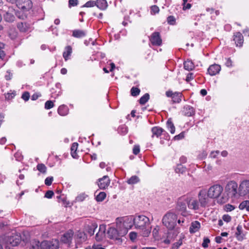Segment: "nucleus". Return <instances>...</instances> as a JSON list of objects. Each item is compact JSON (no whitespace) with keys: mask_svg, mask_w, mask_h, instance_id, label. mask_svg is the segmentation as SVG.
Wrapping results in <instances>:
<instances>
[{"mask_svg":"<svg viewBox=\"0 0 249 249\" xmlns=\"http://www.w3.org/2000/svg\"><path fill=\"white\" fill-rule=\"evenodd\" d=\"M135 227L142 231V235L144 237L149 235L151 231L149 219L143 215L135 216Z\"/></svg>","mask_w":249,"mask_h":249,"instance_id":"f257e3e1","label":"nucleus"},{"mask_svg":"<svg viewBox=\"0 0 249 249\" xmlns=\"http://www.w3.org/2000/svg\"><path fill=\"white\" fill-rule=\"evenodd\" d=\"M127 233V231L126 229L118 228L116 226V228L112 227H109L107 231V235L108 238L113 240L116 244L120 245L123 241V237Z\"/></svg>","mask_w":249,"mask_h":249,"instance_id":"f03ea898","label":"nucleus"},{"mask_svg":"<svg viewBox=\"0 0 249 249\" xmlns=\"http://www.w3.org/2000/svg\"><path fill=\"white\" fill-rule=\"evenodd\" d=\"M223 191V187L219 184H214L211 186L208 191V196L210 198H218L217 202L220 203H224L228 200L226 195H222L220 197Z\"/></svg>","mask_w":249,"mask_h":249,"instance_id":"7ed1b4c3","label":"nucleus"},{"mask_svg":"<svg viewBox=\"0 0 249 249\" xmlns=\"http://www.w3.org/2000/svg\"><path fill=\"white\" fill-rule=\"evenodd\" d=\"M116 224L118 228L126 229L128 231L135 225V217L130 215L117 218Z\"/></svg>","mask_w":249,"mask_h":249,"instance_id":"20e7f679","label":"nucleus"},{"mask_svg":"<svg viewBox=\"0 0 249 249\" xmlns=\"http://www.w3.org/2000/svg\"><path fill=\"white\" fill-rule=\"evenodd\" d=\"M177 215L172 212H167L162 217V222L169 230H173L176 225Z\"/></svg>","mask_w":249,"mask_h":249,"instance_id":"39448f33","label":"nucleus"},{"mask_svg":"<svg viewBox=\"0 0 249 249\" xmlns=\"http://www.w3.org/2000/svg\"><path fill=\"white\" fill-rule=\"evenodd\" d=\"M237 183L234 181H231L227 183L225 187V191L228 195L231 197L235 196L237 193Z\"/></svg>","mask_w":249,"mask_h":249,"instance_id":"423d86ee","label":"nucleus"},{"mask_svg":"<svg viewBox=\"0 0 249 249\" xmlns=\"http://www.w3.org/2000/svg\"><path fill=\"white\" fill-rule=\"evenodd\" d=\"M239 193L240 196L248 195L249 196V180H242L238 188Z\"/></svg>","mask_w":249,"mask_h":249,"instance_id":"0eeeda50","label":"nucleus"},{"mask_svg":"<svg viewBox=\"0 0 249 249\" xmlns=\"http://www.w3.org/2000/svg\"><path fill=\"white\" fill-rule=\"evenodd\" d=\"M186 200L189 209L193 210L199 209V204L196 197L191 196H186Z\"/></svg>","mask_w":249,"mask_h":249,"instance_id":"6e6552de","label":"nucleus"},{"mask_svg":"<svg viewBox=\"0 0 249 249\" xmlns=\"http://www.w3.org/2000/svg\"><path fill=\"white\" fill-rule=\"evenodd\" d=\"M43 249H58L59 248V241L56 239L51 241L45 240L43 241Z\"/></svg>","mask_w":249,"mask_h":249,"instance_id":"1a4fd4ad","label":"nucleus"},{"mask_svg":"<svg viewBox=\"0 0 249 249\" xmlns=\"http://www.w3.org/2000/svg\"><path fill=\"white\" fill-rule=\"evenodd\" d=\"M206 193L207 192L205 190H202L200 191L198 195L200 205L202 207H205L209 201V197L208 195L206 196Z\"/></svg>","mask_w":249,"mask_h":249,"instance_id":"9d476101","label":"nucleus"},{"mask_svg":"<svg viewBox=\"0 0 249 249\" xmlns=\"http://www.w3.org/2000/svg\"><path fill=\"white\" fill-rule=\"evenodd\" d=\"M150 41L154 46H159L162 44V39L159 32L153 33L151 36Z\"/></svg>","mask_w":249,"mask_h":249,"instance_id":"9b49d317","label":"nucleus"},{"mask_svg":"<svg viewBox=\"0 0 249 249\" xmlns=\"http://www.w3.org/2000/svg\"><path fill=\"white\" fill-rule=\"evenodd\" d=\"M186 196L180 197L178 200L177 204V209L182 212H185L186 211L187 200H186Z\"/></svg>","mask_w":249,"mask_h":249,"instance_id":"f8f14e48","label":"nucleus"},{"mask_svg":"<svg viewBox=\"0 0 249 249\" xmlns=\"http://www.w3.org/2000/svg\"><path fill=\"white\" fill-rule=\"evenodd\" d=\"M23 3L18 4V7L23 11H27L32 7V2L31 0H20Z\"/></svg>","mask_w":249,"mask_h":249,"instance_id":"ddd939ff","label":"nucleus"},{"mask_svg":"<svg viewBox=\"0 0 249 249\" xmlns=\"http://www.w3.org/2000/svg\"><path fill=\"white\" fill-rule=\"evenodd\" d=\"M21 241L20 236L18 234H14L9 237L7 242L12 246H16Z\"/></svg>","mask_w":249,"mask_h":249,"instance_id":"4468645a","label":"nucleus"},{"mask_svg":"<svg viewBox=\"0 0 249 249\" xmlns=\"http://www.w3.org/2000/svg\"><path fill=\"white\" fill-rule=\"evenodd\" d=\"M233 41L237 47H241L244 42V37L240 32H236L233 35Z\"/></svg>","mask_w":249,"mask_h":249,"instance_id":"2eb2a0df","label":"nucleus"},{"mask_svg":"<svg viewBox=\"0 0 249 249\" xmlns=\"http://www.w3.org/2000/svg\"><path fill=\"white\" fill-rule=\"evenodd\" d=\"M98 186L100 189H105L110 184V179L107 176H104L99 179Z\"/></svg>","mask_w":249,"mask_h":249,"instance_id":"dca6fc26","label":"nucleus"},{"mask_svg":"<svg viewBox=\"0 0 249 249\" xmlns=\"http://www.w3.org/2000/svg\"><path fill=\"white\" fill-rule=\"evenodd\" d=\"M73 232L72 231L69 230L64 233L61 238V241L65 244H70L71 242Z\"/></svg>","mask_w":249,"mask_h":249,"instance_id":"f3484780","label":"nucleus"},{"mask_svg":"<svg viewBox=\"0 0 249 249\" xmlns=\"http://www.w3.org/2000/svg\"><path fill=\"white\" fill-rule=\"evenodd\" d=\"M106 230V225L103 224L100 225L99 231L95 236V239L97 241H101L105 236Z\"/></svg>","mask_w":249,"mask_h":249,"instance_id":"a211bd4d","label":"nucleus"},{"mask_svg":"<svg viewBox=\"0 0 249 249\" xmlns=\"http://www.w3.org/2000/svg\"><path fill=\"white\" fill-rule=\"evenodd\" d=\"M221 70V66L218 64L211 65L208 69V72L211 76L218 74Z\"/></svg>","mask_w":249,"mask_h":249,"instance_id":"6ab92c4d","label":"nucleus"},{"mask_svg":"<svg viewBox=\"0 0 249 249\" xmlns=\"http://www.w3.org/2000/svg\"><path fill=\"white\" fill-rule=\"evenodd\" d=\"M151 131L152 132V137H154V136H156L157 137H159L162 133H166V131L163 129L159 126L153 127L151 129Z\"/></svg>","mask_w":249,"mask_h":249,"instance_id":"aec40b11","label":"nucleus"},{"mask_svg":"<svg viewBox=\"0 0 249 249\" xmlns=\"http://www.w3.org/2000/svg\"><path fill=\"white\" fill-rule=\"evenodd\" d=\"M200 228V224L197 221L192 222L189 228V231L191 233H195L198 231Z\"/></svg>","mask_w":249,"mask_h":249,"instance_id":"412c9836","label":"nucleus"},{"mask_svg":"<svg viewBox=\"0 0 249 249\" xmlns=\"http://www.w3.org/2000/svg\"><path fill=\"white\" fill-rule=\"evenodd\" d=\"M97 227L98 225L96 223H92L90 225H88L86 226V231L90 236H92L94 234L95 230Z\"/></svg>","mask_w":249,"mask_h":249,"instance_id":"4be33fe9","label":"nucleus"},{"mask_svg":"<svg viewBox=\"0 0 249 249\" xmlns=\"http://www.w3.org/2000/svg\"><path fill=\"white\" fill-rule=\"evenodd\" d=\"M17 27L21 32H26L30 28V26L26 22H19L17 24Z\"/></svg>","mask_w":249,"mask_h":249,"instance_id":"5701e85b","label":"nucleus"},{"mask_svg":"<svg viewBox=\"0 0 249 249\" xmlns=\"http://www.w3.org/2000/svg\"><path fill=\"white\" fill-rule=\"evenodd\" d=\"M31 249H43V241L40 243L37 240H32Z\"/></svg>","mask_w":249,"mask_h":249,"instance_id":"b1692460","label":"nucleus"},{"mask_svg":"<svg viewBox=\"0 0 249 249\" xmlns=\"http://www.w3.org/2000/svg\"><path fill=\"white\" fill-rule=\"evenodd\" d=\"M87 33L84 30H74L72 31V36L76 38H81L86 36Z\"/></svg>","mask_w":249,"mask_h":249,"instance_id":"393cba45","label":"nucleus"},{"mask_svg":"<svg viewBox=\"0 0 249 249\" xmlns=\"http://www.w3.org/2000/svg\"><path fill=\"white\" fill-rule=\"evenodd\" d=\"M97 7L101 10H105L107 7L106 0H97L95 2Z\"/></svg>","mask_w":249,"mask_h":249,"instance_id":"a878e982","label":"nucleus"},{"mask_svg":"<svg viewBox=\"0 0 249 249\" xmlns=\"http://www.w3.org/2000/svg\"><path fill=\"white\" fill-rule=\"evenodd\" d=\"M184 114L187 116H191L195 114V111L194 108L190 106H186L184 108Z\"/></svg>","mask_w":249,"mask_h":249,"instance_id":"bb28decb","label":"nucleus"},{"mask_svg":"<svg viewBox=\"0 0 249 249\" xmlns=\"http://www.w3.org/2000/svg\"><path fill=\"white\" fill-rule=\"evenodd\" d=\"M72 53V48L70 46H66L65 48V51L63 53V56L65 61L69 58V56Z\"/></svg>","mask_w":249,"mask_h":249,"instance_id":"cd10ccee","label":"nucleus"},{"mask_svg":"<svg viewBox=\"0 0 249 249\" xmlns=\"http://www.w3.org/2000/svg\"><path fill=\"white\" fill-rule=\"evenodd\" d=\"M69 108L65 105H61L59 106L58 108V113L61 116H65L68 114L69 112Z\"/></svg>","mask_w":249,"mask_h":249,"instance_id":"c85d7f7f","label":"nucleus"},{"mask_svg":"<svg viewBox=\"0 0 249 249\" xmlns=\"http://www.w3.org/2000/svg\"><path fill=\"white\" fill-rule=\"evenodd\" d=\"M184 68L185 70L189 71L192 70L195 68V66L193 62L191 60L188 59L184 62Z\"/></svg>","mask_w":249,"mask_h":249,"instance_id":"c756f323","label":"nucleus"},{"mask_svg":"<svg viewBox=\"0 0 249 249\" xmlns=\"http://www.w3.org/2000/svg\"><path fill=\"white\" fill-rule=\"evenodd\" d=\"M78 144L77 142H74L72 143L71 147V155L74 159H77L78 158V155L76 152L78 148Z\"/></svg>","mask_w":249,"mask_h":249,"instance_id":"7c9ffc66","label":"nucleus"},{"mask_svg":"<svg viewBox=\"0 0 249 249\" xmlns=\"http://www.w3.org/2000/svg\"><path fill=\"white\" fill-rule=\"evenodd\" d=\"M4 18L5 21L10 22H13L15 20L14 15L9 11L6 13L4 16Z\"/></svg>","mask_w":249,"mask_h":249,"instance_id":"2f4dec72","label":"nucleus"},{"mask_svg":"<svg viewBox=\"0 0 249 249\" xmlns=\"http://www.w3.org/2000/svg\"><path fill=\"white\" fill-rule=\"evenodd\" d=\"M181 94L179 92L174 93L172 98L173 103H179L181 101Z\"/></svg>","mask_w":249,"mask_h":249,"instance_id":"473e14b6","label":"nucleus"},{"mask_svg":"<svg viewBox=\"0 0 249 249\" xmlns=\"http://www.w3.org/2000/svg\"><path fill=\"white\" fill-rule=\"evenodd\" d=\"M167 126L172 134H174L175 132V127L171 121L169 119L166 123Z\"/></svg>","mask_w":249,"mask_h":249,"instance_id":"72a5a7b5","label":"nucleus"},{"mask_svg":"<svg viewBox=\"0 0 249 249\" xmlns=\"http://www.w3.org/2000/svg\"><path fill=\"white\" fill-rule=\"evenodd\" d=\"M239 208L240 210L246 209L249 212V201H244L239 205Z\"/></svg>","mask_w":249,"mask_h":249,"instance_id":"f704fd0d","label":"nucleus"},{"mask_svg":"<svg viewBox=\"0 0 249 249\" xmlns=\"http://www.w3.org/2000/svg\"><path fill=\"white\" fill-rule=\"evenodd\" d=\"M140 181L139 178L136 176H132L128 180L127 182L129 184H134Z\"/></svg>","mask_w":249,"mask_h":249,"instance_id":"c9c22d12","label":"nucleus"},{"mask_svg":"<svg viewBox=\"0 0 249 249\" xmlns=\"http://www.w3.org/2000/svg\"><path fill=\"white\" fill-rule=\"evenodd\" d=\"M149 95L148 93H145L139 100V103L141 105H144L149 100Z\"/></svg>","mask_w":249,"mask_h":249,"instance_id":"e433bc0d","label":"nucleus"},{"mask_svg":"<svg viewBox=\"0 0 249 249\" xmlns=\"http://www.w3.org/2000/svg\"><path fill=\"white\" fill-rule=\"evenodd\" d=\"M36 168L41 173L45 174L46 173L47 167L43 163L38 164L36 166Z\"/></svg>","mask_w":249,"mask_h":249,"instance_id":"4c0bfd02","label":"nucleus"},{"mask_svg":"<svg viewBox=\"0 0 249 249\" xmlns=\"http://www.w3.org/2000/svg\"><path fill=\"white\" fill-rule=\"evenodd\" d=\"M106 197V194L105 192H100L96 197V199L98 202H101L104 200Z\"/></svg>","mask_w":249,"mask_h":249,"instance_id":"58836bf2","label":"nucleus"},{"mask_svg":"<svg viewBox=\"0 0 249 249\" xmlns=\"http://www.w3.org/2000/svg\"><path fill=\"white\" fill-rule=\"evenodd\" d=\"M77 237L79 239V242H82L86 240L87 236L85 233L83 232H79L77 234Z\"/></svg>","mask_w":249,"mask_h":249,"instance_id":"ea45409f","label":"nucleus"},{"mask_svg":"<svg viewBox=\"0 0 249 249\" xmlns=\"http://www.w3.org/2000/svg\"><path fill=\"white\" fill-rule=\"evenodd\" d=\"M4 44L0 42V60H3L5 56L4 52L2 50L4 48Z\"/></svg>","mask_w":249,"mask_h":249,"instance_id":"a19ab883","label":"nucleus"},{"mask_svg":"<svg viewBox=\"0 0 249 249\" xmlns=\"http://www.w3.org/2000/svg\"><path fill=\"white\" fill-rule=\"evenodd\" d=\"M140 90L137 88L133 87L131 89V94L133 96H136L140 94Z\"/></svg>","mask_w":249,"mask_h":249,"instance_id":"79ce46f5","label":"nucleus"},{"mask_svg":"<svg viewBox=\"0 0 249 249\" xmlns=\"http://www.w3.org/2000/svg\"><path fill=\"white\" fill-rule=\"evenodd\" d=\"M18 35V33L14 30L11 29L9 32V36L12 39H15Z\"/></svg>","mask_w":249,"mask_h":249,"instance_id":"37998d69","label":"nucleus"},{"mask_svg":"<svg viewBox=\"0 0 249 249\" xmlns=\"http://www.w3.org/2000/svg\"><path fill=\"white\" fill-rule=\"evenodd\" d=\"M186 168L183 167L182 165H178L175 169V171L177 173H183L185 172Z\"/></svg>","mask_w":249,"mask_h":249,"instance_id":"c03bdc74","label":"nucleus"},{"mask_svg":"<svg viewBox=\"0 0 249 249\" xmlns=\"http://www.w3.org/2000/svg\"><path fill=\"white\" fill-rule=\"evenodd\" d=\"M54 106L53 102L51 100L47 101L45 104V108L46 109H49Z\"/></svg>","mask_w":249,"mask_h":249,"instance_id":"a18cd8bd","label":"nucleus"},{"mask_svg":"<svg viewBox=\"0 0 249 249\" xmlns=\"http://www.w3.org/2000/svg\"><path fill=\"white\" fill-rule=\"evenodd\" d=\"M188 0H183V10H186L187 9H190L192 6L191 4L190 3H186L187 2Z\"/></svg>","mask_w":249,"mask_h":249,"instance_id":"49530a36","label":"nucleus"},{"mask_svg":"<svg viewBox=\"0 0 249 249\" xmlns=\"http://www.w3.org/2000/svg\"><path fill=\"white\" fill-rule=\"evenodd\" d=\"M167 21L170 25H174L176 22V19L174 16H170L167 18Z\"/></svg>","mask_w":249,"mask_h":249,"instance_id":"de8ad7c7","label":"nucleus"},{"mask_svg":"<svg viewBox=\"0 0 249 249\" xmlns=\"http://www.w3.org/2000/svg\"><path fill=\"white\" fill-rule=\"evenodd\" d=\"M210 242V240L208 238L204 237L203 239V242L202 244V246L204 248H206L208 247V244Z\"/></svg>","mask_w":249,"mask_h":249,"instance_id":"09e8293b","label":"nucleus"},{"mask_svg":"<svg viewBox=\"0 0 249 249\" xmlns=\"http://www.w3.org/2000/svg\"><path fill=\"white\" fill-rule=\"evenodd\" d=\"M95 5H96L95 1L90 0L87 2L83 6L86 7H91Z\"/></svg>","mask_w":249,"mask_h":249,"instance_id":"8fccbe9b","label":"nucleus"},{"mask_svg":"<svg viewBox=\"0 0 249 249\" xmlns=\"http://www.w3.org/2000/svg\"><path fill=\"white\" fill-rule=\"evenodd\" d=\"M53 178V177H48L45 180V184L47 186H50L52 184Z\"/></svg>","mask_w":249,"mask_h":249,"instance_id":"3c124183","label":"nucleus"},{"mask_svg":"<svg viewBox=\"0 0 249 249\" xmlns=\"http://www.w3.org/2000/svg\"><path fill=\"white\" fill-rule=\"evenodd\" d=\"M218 150L212 151L210 154V157L213 159L217 158V155L219 154Z\"/></svg>","mask_w":249,"mask_h":249,"instance_id":"603ef678","label":"nucleus"},{"mask_svg":"<svg viewBox=\"0 0 249 249\" xmlns=\"http://www.w3.org/2000/svg\"><path fill=\"white\" fill-rule=\"evenodd\" d=\"M86 197V196L85 194H81L76 197V200L77 202H82L85 199Z\"/></svg>","mask_w":249,"mask_h":249,"instance_id":"864d4df0","label":"nucleus"},{"mask_svg":"<svg viewBox=\"0 0 249 249\" xmlns=\"http://www.w3.org/2000/svg\"><path fill=\"white\" fill-rule=\"evenodd\" d=\"M151 11L152 14H155L159 12V8L157 5H153L151 7Z\"/></svg>","mask_w":249,"mask_h":249,"instance_id":"5fc2aeb1","label":"nucleus"},{"mask_svg":"<svg viewBox=\"0 0 249 249\" xmlns=\"http://www.w3.org/2000/svg\"><path fill=\"white\" fill-rule=\"evenodd\" d=\"M235 207L231 204H227L225 206V210L227 212H231L234 209Z\"/></svg>","mask_w":249,"mask_h":249,"instance_id":"6e6d98bb","label":"nucleus"},{"mask_svg":"<svg viewBox=\"0 0 249 249\" xmlns=\"http://www.w3.org/2000/svg\"><path fill=\"white\" fill-rule=\"evenodd\" d=\"M129 236L130 240L134 241L136 239L137 234L136 232L132 231L129 233Z\"/></svg>","mask_w":249,"mask_h":249,"instance_id":"4d7b16f0","label":"nucleus"},{"mask_svg":"<svg viewBox=\"0 0 249 249\" xmlns=\"http://www.w3.org/2000/svg\"><path fill=\"white\" fill-rule=\"evenodd\" d=\"M54 193L52 191L49 190L47 191L45 195V197L48 198H51L53 196Z\"/></svg>","mask_w":249,"mask_h":249,"instance_id":"13d9d810","label":"nucleus"},{"mask_svg":"<svg viewBox=\"0 0 249 249\" xmlns=\"http://www.w3.org/2000/svg\"><path fill=\"white\" fill-rule=\"evenodd\" d=\"M29 97L30 94L28 92H24L22 95V98L25 101H28L29 99Z\"/></svg>","mask_w":249,"mask_h":249,"instance_id":"bf43d9fd","label":"nucleus"},{"mask_svg":"<svg viewBox=\"0 0 249 249\" xmlns=\"http://www.w3.org/2000/svg\"><path fill=\"white\" fill-rule=\"evenodd\" d=\"M184 137V134L183 132L180 133L179 134L176 135L174 137V139L175 140H179L182 139Z\"/></svg>","mask_w":249,"mask_h":249,"instance_id":"052dcab7","label":"nucleus"},{"mask_svg":"<svg viewBox=\"0 0 249 249\" xmlns=\"http://www.w3.org/2000/svg\"><path fill=\"white\" fill-rule=\"evenodd\" d=\"M140 152V146L139 145H135L133 149V153L135 155H137Z\"/></svg>","mask_w":249,"mask_h":249,"instance_id":"680f3d73","label":"nucleus"},{"mask_svg":"<svg viewBox=\"0 0 249 249\" xmlns=\"http://www.w3.org/2000/svg\"><path fill=\"white\" fill-rule=\"evenodd\" d=\"M222 219L224 221L229 222L231 220V217L228 214H224L222 217Z\"/></svg>","mask_w":249,"mask_h":249,"instance_id":"e2e57ef3","label":"nucleus"},{"mask_svg":"<svg viewBox=\"0 0 249 249\" xmlns=\"http://www.w3.org/2000/svg\"><path fill=\"white\" fill-rule=\"evenodd\" d=\"M237 231L236 232V235L237 236H239L241 234L242 231V227L241 225H238L236 228Z\"/></svg>","mask_w":249,"mask_h":249,"instance_id":"0e129e2a","label":"nucleus"},{"mask_svg":"<svg viewBox=\"0 0 249 249\" xmlns=\"http://www.w3.org/2000/svg\"><path fill=\"white\" fill-rule=\"evenodd\" d=\"M193 73H189L188 74L186 78V81L187 82H189L191 80H193L194 79V76H193Z\"/></svg>","mask_w":249,"mask_h":249,"instance_id":"69168bd1","label":"nucleus"},{"mask_svg":"<svg viewBox=\"0 0 249 249\" xmlns=\"http://www.w3.org/2000/svg\"><path fill=\"white\" fill-rule=\"evenodd\" d=\"M15 96V93L14 92L12 93H7L5 94V97L6 99L9 100Z\"/></svg>","mask_w":249,"mask_h":249,"instance_id":"338daca9","label":"nucleus"},{"mask_svg":"<svg viewBox=\"0 0 249 249\" xmlns=\"http://www.w3.org/2000/svg\"><path fill=\"white\" fill-rule=\"evenodd\" d=\"M69 3L70 6H74L77 5L78 0H69Z\"/></svg>","mask_w":249,"mask_h":249,"instance_id":"774afa93","label":"nucleus"}]
</instances>
